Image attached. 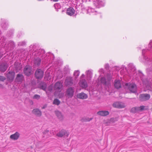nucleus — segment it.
Listing matches in <instances>:
<instances>
[{"mask_svg": "<svg viewBox=\"0 0 152 152\" xmlns=\"http://www.w3.org/2000/svg\"><path fill=\"white\" fill-rule=\"evenodd\" d=\"M44 72L41 69H37L35 72L34 76L38 80H41L43 77Z\"/></svg>", "mask_w": 152, "mask_h": 152, "instance_id": "obj_1", "label": "nucleus"}, {"mask_svg": "<svg viewBox=\"0 0 152 152\" xmlns=\"http://www.w3.org/2000/svg\"><path fill=\"white\" fill-rule=\"evenodd\" d=\"M64 84L66 86H71L74 85V81L72 77H67L64 82Z\"/></svg>", "mask_w": 152, "mask_h": 152, "instance_id": "obj_2", "label": "nucleus"}, {"mask_svg": "<svg viewBox=\"0 0 152 152\" xmlns=\"http://www.w3.org/2000/svg\"><path fill=\"white\" fill-rule=\"evenodd\" d=\"M126 85L128 86V89L131 92L135 94L137 93V87L136 84L134 83H130L129 85L128 83H126Z\"/></svg>", "mask_w": 152, "mask_h": 152, "instance_id": "obj_3", "label": "nucleus"}, {"mask_svg": "<svg viewBox=\"0 0 152 152\" xmlns=\"http://www.w3.org/2000/svg\"><path fill=\"white\" fill-rule=\"evenodd\" d=\"M31 67L29 65L26 66L23 69L24 74L27 76H29L31 75Z\"/></svg>", "mask_w": 152, "mask_h": 152, "instance_id": "obj_4", "label": "nucleus"}, {"mask_svg": "<svg viewBox=\"0 0 152 152\" xmlns=\"http://www.w3.org/2000/svg\"><path fill=\"white\" fill-rule=\"evenodd\" d=\"M69 134V133L68 131L65 129H62L56 135L59 137H67Z\"/></svg>", "mask_w": 152, "mask_h": 152, "instance_id": "obj_5", "label": "nucleus"}, {"mask_svg": "<svg viewBox=\"0 0 152 152\" xmlns=\"http://www.w3.org/2000/svg\"><path fill=\"white\" fill-rule=\"evenodd\" d=\"M15 75L14 72L10 71L6 75L7 80L9 82H12L14 78Z\"/></svg>", "mask_w": 152, "mask_h": 152, "instance_id": "obj_6", "label": "nucleus"}, {"mask_svg": "<svg viewBox=\"0 0 152 152\" xmlns=\"http://www.w3.org/2000/svg\"><path fill=\"white\" fill-rule=\"evenodd\" d=\"M150 98V95L148 94H141L139 96V99L141 101H144L148 100Z\"/></svg>", "mask_w": 152, "mask_h": 152, "instance_id": "obj_7", "label": "nucleus"}, {"mask_svg": "<svg viewBox=\"0 0 152 152\" xmlns=\"http://www.w3.org/2000/svg\"><path fill=\"white\" fill-rule=\"evenodd\" d=\"M45 53V51L43 49H39L33 53L34 55L38 57L42 58L43 57Z\"/></svg>", "mask_w": 152, "mask_h": 152, "instance_id": "obj_8", "label": "nucleus"}, {"mask_svg": "<svg viewBox=\"0 0 152 152\" xmlns=\"http://www.w3.org/2000/svg\"><path fill=\"white\" fill-rule=\"evenodd\" d=\"M62 83L61 82H57L54 85V89L56 91L60 92L62 90L63 88Z\"/></svg>", "mask_w": 152, "mask_h": 152, "instance_id": "obj_9", "label": "nucleus"}, {"mask_svg": "<svg viewBox=\"0 0 152 152\" xmlns=\"http://www.w3.org/2000/svg\"><path fill=\"white\" fill-rule=\"evenodd\" d=\"M74 87H70L68 88L66 91V94L67 96L70 98L72 97L74 94Z\"/></svg>", "mask_w": 152, "mask_h": 152, "instance_id": "obj_10", "label": "nucleus"}, {"mask_svg": "<svg viewBox=\"0 0 152 152\" xmlns=\"http://www.w3.org/2000/svg\"><path fill=\"white\" fill-rule=\"evenodd\" d=\"M94 4L97 8L103 7L104 6L105 3L101 0H94Z\"/></svg>", "mask_w": 152, "mask_h": 152, "instance_id": "obj_11", "label": "nucleus"}, {"mask_svg": "<svg viewBox=\"0 0 152 152\" xmlns=\"http://www.w3.org/2000/svg\"><path fill=\"white\" fill-rule=\"evenodd\" d=\"M113 106L114 107L118 108H122L125 107L124 104L121 102H114L113 104Z\"/></svg>", "mask_w": 152, "mask_h": 152, "instance_id": "obj_12", "label": "nucleus"}, {"mask_svg": "<svg viewBox=\"0 0 152 152\" xmlns=\"http://www.w3.org/2000/svg\"><path fill=\"white\" fill-rule=\"evenodd\" d=\"M128 66L129 68L130 69V75L132 76L134 75L136 72L135 67L132 63L129 64Z\"/></svg>", "mask_w": 152, "mask_h": 152, "instance_id": "obj_13", "label": "nucleus"}, {"mask_svg": "<svg viewBox=\"0 0 152 152\" xmlns=\"http://www.w3.org/2000/svg\"><path fill=\"white\" fill-rule=\"evenodd\" d=\"M24 80V77L21 74H18L16 77V81L18 83H22Z\"/></svg>", "mask_w": 152, "mask_h": 152, "instance_id": "obj_14", "label": "nucleus"}, {"mask_svg": "<svg viewBox=\"0 0 152 152\" xmlns=\"http://www.w3.org/2000/svg\"><path fill=\"white\" fill-rule=\"evenodd\" d=\"M32 112L33 114L37 117H40L42 115V112L38 108L34 109Z\"/></svg>", "mask_w": 152, "mask_h": 152, "instance_id": "obj_15", "label": "nucleus"}, {"mask_svg": "<svg viewBox=\"0 0 152 152\" xmlns=\"http://www.w3.org/2000/svg\"><path fill=\"white\" fill-rule=\"evenodd\" d=\"M80 86L81 87L83 88H86L88 87V84L85 79H82L80 82Z\"/></svg>", "mask_w": 152, "mask_h": 152, "instance_id": "obj_16", "label": "nucleus"}, {"mask_svg": "<svg viewBox=\"0 0 152 152\" xmlns=\"http://www.w3.org/2000/svg\"><path fill=\"white\" fill-rule=\"evenodd\" d=\"M20 136V133L18 132H16L14 134L11 135L10 138L12 140H17L19 138Z\"/></svg>", "mask_w": 152, "mask_h": 152, "instance_id": "obj_17", "label": "nucleus"}, {"mask_svg": "<svg viewBox=\"0 0 152 152\" xmlns=\"http://www.w3.org/2000/svg\"><path fill=\"white\" fill-rule=\"evenodd\" d=\"M8 65L7 64L2 63L0 65V71L2 72H5L8 68Z\"/></svg>", "mask_w": 152, "mask_h": 152, "instance_id": "obj_18", "label": "nucleus"}, {"mask_svg": "<svg viewBox=\"0 0 152 152\" xmlns=\"http://www.w3.org/2000/svg\"><path fill=\"white\" fill-rule=\"evenodd\" d=\"M41 59L39 57L34 58V64L35 66H39L41 63Z\"/></svg>", "mask_w": 152, "mask_h": 152, "instance_id": "obj_19", "label": "nucleus"}, {"mask_svg": "<svg viewBox=\"0 0 152 152\" xmlns=\"http://www.w3.org/2000/svg\"><path fill=\"white\" fill-rule=\"evenodd\" d=\"M88 97L87 94L83 92L79 93L77 95V97L78 98L83 99H86Z\"/></svg>", "mask_w": 152, "mask_h": 152, "instance_id": "obj_20", "label": "nucleus"}, {"mask_svg": "<svg viewBox=\"0 0 152 152\" xmlns=\"http://www.w3.org/2000/svg\"><path fill=\"white\" fill-rule=\"evenodd\" d=\"M97 114L102 116H107L109 114V112L107 111H99L97 112Z\"/></svg>", "mask_w": 152, "mask_h": 152, "instance_id": "obj_21", "label": "nucleus"}, {"mask_svg": "<svg viewBox=\"0 0 152 152\" xmlns=\"http://www.w3.org/2000/svg\"><path fill=\"white\" fill-rule=\"evenodd\" d=\"M75 13V10L72 7L68 8L66 11V14L70 16L72 15Z\"/></svg>", "mask_w": 152, "mask_h": 152, "instance_id": "obj_22", "label": "nucleus"}, {"mask_svg": "<svg viewBox=\"0 0 152 152\" xmlns=\"http://www.w3.org/2000/svg\"><path fill=\"white\" fill-rule=\"evenodd\" d=\"M38 87L40 89L45 90L46 89V86L45 83L41 81L38 84Z\"/></svg>", "mask_w": 152, "mask_h": 152, "instance_id": "obj_23", "label": "nucleus"}, {"mask_svg": "<svg viewBox=\"0 0 152 152\" xmlns=\"http://www.w3.org/2000/svg\"><path fill=\"white\" fill-rule=\"evenodd\" d=\"M55 114L60 120L62 121L63 120V116L60 112L58 111H55Z\"/></svg>", "mask_w": 152, "mask_h": 152, "instance_id": "obj_24", "label": "nucleus"}, {"mask_svg": "<svg viewBox=\"0 0 152 152\" xmlns=\"http://www.w3.org/2000/svg\"><path fill=\"white\" fill-rule=\"evenodd\" d=\"M8 45L9 47H10V50H12L14 49L15 47V43L13 41L11 40L9 42V43L8 44Z\"/></svg>", "mask_w": 152, "mask_h": 152, "instance_id": "obj_25", "label": "nucleus"}, {"mask_svg": "<svg viewBox=\"0 0 152 152\" xmlns=\"http://www.w3.org/2000/svg\"><path fill=\"white\" fill-rule=\"evenodd\" d=\"M101 83L104 86H107L109 84V82L106 81V78L104 77H102L100 80Z\"/></svg>", "mask_w": 152, "mask_h": 152, "instance_id": "obj_26", "label": "nucleus"}, {"mask_svg": "<svg viewBox=\"0 0 152 152\" xmlns=\"http://www.w3.org/2000/svg\"><path fill=\"white\" fill-rule=\"evenodd\" d=\"M114 86L117 89H119L121 87V84L119 80H115Z\"/></svg>", "mask_w": 152, "mask_h": 152, "instance_id": "obj_27", "label": "nucleus"}, {"mask_svg": "<svg viewBox=\"0 0 152 152\" xmlns=\"http://www.w3.org/2000/svg\"><path fill=\"white\" fill-rule=\"evenodd\" d=\"M15 66L16 70L18 71L20 70L22 67V65L21 64L18 62L15 63Z\"/></svg>", "mask_w": 152, "mask_h": 152, "instance_id": "obj_28", "label": "nucleus"}, {"mask_svg": "<svg viewBox=\"0 0 152 152\" xmlns=\"http://www.w3.org/2000/svg\"><path fill=\"white\" fill-rule=\"evenodd\" d=\"M86 73L88 80H91L93 74L92 72L91 71L88 70L86 71Z\"/></svg>", "mask_w": 152, "mask_h": 152, "instance_id": "obj_29", "label": "nucleus"}, {"mask_svg": "<svg viewBox=\"0 0 152 152\" xmlns=\"http://www.w3.org/2000/svg\"><path fill=\"white\" fill-rule=\"evenodd\" d=\"M70 69L68 67H66L64 68L63 71V73L65 75V76L67 74H68L69 72Z\"/></svg>", "mask_w": 152, "mask_h": 152, "instance_id": "obj_30", "label": "nucleus"}, {"mask_svg": "<svg viewBox=\"0 0 152 152\" xmlns=\"http://www.w3.org/2000/svg\"><path fill=\"white\" fill-rule=\"evenodd\" d=\"M93 119V118H83L81 120V121L82 122H86L89 121Z\"/></svg>", "mask_w": 152, "mask_h": 152, "instance_id": "obj_31", "label": "nucleus"}, {"mask_svg": "<svg viewBox=\"0 0 152 152\" xmlns=\"http://www.w3.org/2000/svg\"><path fill=\"white\" fill-rule=\"evenodd\" d=\"M2 28L4 29H6L8 28V24L7 22H3L1 24Z\"/></svg>", "mask_w": 152, "mask_h": 152, "instance_id": "obj_32", "label": "nucleus"}, {"mask_svg": "<svg viewBox=\"0 0 152 152\" xmlns=\"http://www.w3.org/2000/svg\"><path fill=\"white\" fill-rule=\"evenodd\" d=\"M130 112L133 113H135L139 112L138 107H137L132 108L130 110Z\"/></svg>", "mask_w": 152, "mask_h": 152, "instance_id": "obj_33", "label": "nucleus"}, {"mask_svg": "<svg viewBox=\"0 0 152 152\" xmlns=\"http://www.w3.org/2000/svg\"><path fill=\"white\" fill-rule=\"evenodd\" d=\"M60 103V101L58 99H55L53 101V104H56L57 105H59Z\"/></svg>", "mask_w": 152, "mask_h": 152, "instance_id": "obj_34", "label": "nucleus"}, {"mask_svg": "<svg viewBox=\"0 0 152 152\" xmlns=\"http://www.w3.org/2000/svg\"><path fill=\"white\" fill-rule=\"evenodd\" d=\"M145 106H142L140 107H138V111H142L143 110H146L147 109H145Z\"/></svg>", "mask_w": 152, "mask_h": 152, "instance_id": "obj_35", "label": "nucleus"}, {"mask_svg": "<svg viewBox=\"0 0 152 152\" xmlns=\"http://www.w3.org/2000/svg\"><path fill=\"white\" fill-rule=\"evenodd\" d=\"M54 6L56 9H59L61 7V5L59 3H58L55 4L54 5Z\"/></svg>", "mask_w": 152, "mask_h": 152, "instance_id": "obj_36", "label": "nucleus"}, {"mask_svg": "<svg viewBox=\"0 0 152 152\" xmlns=\"http://www.w3.org/2000/svg\"><path fill=\"white\" fill-rule=\"evenodd\" d=\"M26 44L25 41H23L21 42H19L18 43V46H24Z\"/></svg>", "mask_w": 152, "mask_h": 152, "instance_id": "obj_37", "label": "nucleus"}, {"mask_svg": "<svg viewBox=\"0 0 152 152\" xmlns=\"http://www.w3.org/2000/svg\"><path fill=\"white\" fill-rule=\"evenodd\" d=\"M80 74V72L79 70L76 71L75 72L74 75L75 76V78H77Z\"/></svg>", "mask_w": 152, "mask_h": 152, "instance_id": "obj_38", "label": "nucleus"}, {"mask_svg": "<svg viewBox=\"0 0 152 152\" xmlns=\"http://www.w3.org/2000/svg\"><path fill=\"white\" fill-rule=\"evenodd\" d=\"M40 97V95L37 94H35L33 96V99H37V100L39 99Z\"/></svg>", "mask_w": 152, "mask_h": 152, "instance_id": "obj_39", "label": "nucleus"}, {"mask_svg": "<svg viewBox=\"0 0 152 152\" xmlns=\"http://www.w3.org/2000/svg\"><path fill=\"white\" fill-rule=\"evenodd\" d=\"M13 34V32L12 31H10V32H8L7 33V36L8 37H11L12 36V35Z\"/></svg>", "mask_w": 152, "mask_h": 152, "instance_id": "obj_40", "label": "nucleus"}, {"mask_svg": "<svg viewBox=\"0 0 152 152\" xmlns=\"http://www.w3.org/2000/svg\"><path fill=\"white\" fill-rule=\"evenodd\" d=\"M6 79V78L4 76L0 75V81H4Z\"/></svg>", "mask_w": 152, "mask_h": 152, "instance_id": "obj_41", "label": "nucleus"}, {"mask_svg": "<svg viewBox=\"0 0 152 152\" xmlns=\"http://www.w3.org/2000/svg\"><path fill=\"white\" fill-rule=\"evenodd\" d=\"M64 93H61L59 94L58 96L59 98H62L64 97Z\"/></svg>", "mask_w": 152, "mask_h": 152, "instance_id": "obj_42", "label": "nucleus"}, {"mask_svg": "<svg viewBox=\"0 0 152 152\" xmlns=\"http://www.w3.org/2000/svg\"><path fill=\"white\" fill-rule=\"evenodd\" d=\"M105 68L107 70H108L109 68V66L108 64H106L105 65Z\"/></svg>", "mask_w": 152, "mask_h": 152, "instance_id": "obj_43", "label": "nucleus"}, {"mask_svg": "<svg viewBox=\"0 0 152 152\" xmlns=\"http://www.w3.org/2000/svg\"><path fill=\"white\" fill-rule=\"evenodd\" d=\"M107 77L108 78V80H109V81H110V80L111 79L112 77L111 75L110 74H108L107 75Z\"/></svg>", "mask_w": 152, "mask_h": 152, "instance_id": "obj_44", "label": "nucleus"}, {"mask_svg": "<svg viewBox=\"0 0 152 152\" xmlns=\"http://www.w3.org/2000/svg\"><path fill=\"white\" fill-rule=\"evenodd\" d=\"M139 74H140V76H142V77L143 76V74L140 71H139Z\"/></svg>", "mask_w": 152, "mask_h": 152, "instance_id": "obj_45", "label": "nucleus"}, {"mask_svg": "<svg viewBox=\"0 0 152 152\" xmlns=\"http://www.w3.org/2000/svg\"><path fill=\"white\" fill-rule=\"evenodd\" d=\"M90 10H91V11L92 12H94V9L93 8H91L90 9H89L88 10V11H90Z\"/></svg>", "mask_w": 152, "mask_h": 152, "instance_id": "obj_46", "label": "nucleus"}, {"mask_svg": "<svg viewBox=\"0 0 152 152\" xmlns=\"http://www.w3.org/2000/svg\"><path fill=\"white\" fill-rule=\"evenodd\" d=\"M3 56V54L0 52V59H1Z\"/></svg>", "mask_w": 152, "mask_h": 152, "instance_id": "obj_47", "label": "nucleus"}, {"mask_svg": "<svg viewBox=\"0 0 152 152\" xmlns=\"http://www.w3.org/2000/svg\"><path fill=\"white\" fill-rule=\"evenodd\" d=\"M103 70L102 69H99V72H103Z\"/></svg>", "mask_w": 152, "mask_h": 152, "instance_id": "obj_48", "label": "nucleus"}, {"mask_svg": "<svg viewBox=\"0 0 152 152\" xmlns=\"http://www.w3.org/2000/svg\"><path fill=\"white\" fill-rule=\"evenodd\" d=\"M49 132L48 130H46L44 132V134H46L47 133H48Z\"/></svg>", "mask_w": 152, "mask_h": 152, "instance_id": "obj_49", "label": "nucleus"}, {"mask_svg": "<svg viewBox=\"0 0 152 152\" xmlns=\"http://www.w3.org/2000/svg\"><path fill=\"white\" fill-rule=\"evenodd\" d=\"M3 88V85L1 84H0V88Z\"/></svg>", "mask_w": 152, "mask_h": 152, "instance_id": "obj_50", "label": "nucleus"}, {"mask_svg": "<svg viewBox=\"0 0 152 152\" xmlns=\"http://www.w3.org/2000/svg\"><path fill=\"white\" fill-rule=\"evenodd\" d=\"M54 2H57L59 0H52Z\"/></svg>", "mask_w": 152, "mask_h": 152, "instance_id": "obj_51", "label": "nucleus"}, {"mask_svg": "<svg viewBox=\"0 0 152 152\" xmlns=\"http://www.w3.org/2000/svg\"><path fill=\"white\" fill-rule=\"evenodd\" d=\"M46 107V106H43L42 107V109H45V108Z\"/></svg>", "mask_w": 152, "mask_h": 152, "instance_id": "obj_52", "label": "nucleus"}, {"mask_svg": "<svg viewBox=\"0 0 152 152\" xmlns=\"http://www.w3.org/2000/svg\"><path fill=\"white\" fill-rule=\"evenodd\" d=\"M3 39H4V40H5L6 38H5V37H3Z\"/></svg>", "mask_w": 152, "mask_h": 152, "instance_id": "obj_53", "label": "nucleus"}, {"mask_svg": "<svg viewBox=\"0 0 152 152\" xmlns=\"http://www.w3.org/2000/svg\"><path fill=\"white\" fill-rule=\"evenodd\" d=\"M1 31L0 30V34H1Z\"/></svg>", "mask_w": 152, "mask_h": 152, "instance_id": "obj_54", "label": "nucleus"}, {"mask_svg": "<svg viewBox=\"0 0 152 152\" xmlns=\"http://www.w3.org/2000/svg\"><path fill=\"white\" fill-rule=\"evenodd\" d=\"M82 76H84V75L83 74V75H82Z\"/></svg>", "mask_w": 152, "mask_h": 152, "instance_id": "obj_55", "label": "nucleus"}]
</instances>
